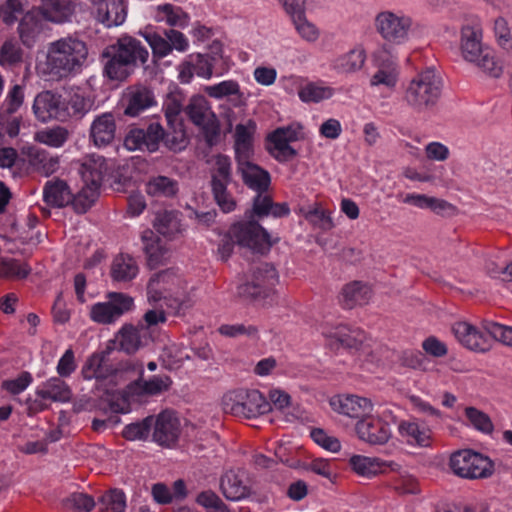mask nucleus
Returning a JSON list of instances; mask_svg holds the SVG:
<instances>
[{"instance_id": "nucleus-1", "label": "nucleus", "mask_w": 512, "mask_h": 512, "mask_svg": "<svg viewBox=\"0 0 512 512\" xmlns=\"http://www.w3.org/2000/svg\"><path fill=\"white\" fill-rule=\"evenodd\" d=\"M88 46L76 34L61 37L47 46L46 68L50 75L66 78L81 72L88 59Z\"/></svg>"}, {"instance_id": "nucleus-2", "label": "nucleus", "mask_w": 512, "mask_h": 512, "mask_svg": "<svg viewBox=\"0 0 512 512\" xmlns=\"http://www.w3.org/2000/svg\"><path fill=\"white\" fill-rule=\"evenodd\" d=\"M442 87L443 82L439 73L433 68H427L409 82L404 101L418 113L431 111L441 97Z\"/></svg>"}, {"instance_id": "nucleus-3", "label": "nucleus", "mask_w": 512, "mask_h": 512, "mask_svg": "<svg viewBox=\"0 0 512 512\" xmlns=\"http://www.w3.org/2000/svg\"><path fill=\"white\" fill-rule=\"evenodd\" d=\"M460 52L463 59L492 77H499L501 66L495 59L494 52L482 43V31L478 26L464 25L461 28Z\"/></svg>"}, {"instance_id": "nucleus-4", "label": "nucleus", "mask_w": 512, "mask_h": 512, "mask_svg": "<svg viewBox=\"0 0 512 512\" xmlns=\"http://www.w3.org/2000/svg\"><path fill=\"white\" fill-rule=\"evenodd\" d=\"M222 408L226 414L251 419L269 412L271 405L258 390L238 389L223 396Z\"/></svg>"}, {"instance_id": "nucleus-5", "label": "nucleus", "mask_w": 512, "mask_h": 512, "mask_svg": "<svg viewBox=\"0 0 512 512\" xmlns=\"http://www.w3.org/2000/svg\"><path fill=\"white\" fill-rule=\"evenodd\" d=\"M140 35L149 44L153 58L162 59L168 56L173 50L185 52L189 47L187 37L180 31L173 28L156 31L146 28Z\"/></svg>"}, {"instance_id": "nucleus-6", "label": "nucleus", "mask_w": 512, "mask_h": 512, "mask_svg": "<svg viewBox=\"0 0 512 512\" xmlns=\"http://www.w3.org/2000/svg\"><path fill=\"white\" fill-rule=\"evenodd\" d=\"M450 467L456 475L468 479L487 478L493 473L490 459L471 450L453 453Z\"/></svg>"}, {"instance_id": "nucleus-7", "label": "nucleus", "mask_w": 512, "mask_h": 512, "mask_svg": "<svg viewBox=\"0 0 512 512\" xmlns=\"http://www.w3.org/2000/svg\"><path fill=\"white\" fill-rule=\"evenodd\" d=\"M25 87L20 84L11 86L0 105V130L9 137H16L20 131L22 116L20 110L24 105Z\"/></svg>"}, {"instance_id": "nucleus-8", "label": "nucleus", "mask_w": 512, "mask_h": 512, "mask_svg": "<svg viewBox=\"0 0 512 512\" xmlns=\"http://www.w3.org/2000/svg\"><path fill=\"white\" fill-rule=\"evenodd\" d=\"M134 307V299L122 292H109L107 301L91 306L90 318L98 324H112Z\"/></svg>"}, {"instance_id": "nucleus-9", "label": "nucleus", "mask_w": 512, "mask_h": 512, "mask_svg": "<svg viewBox=\"0 0 512 512\" xmlns=\"http://www.w3.org/2000/svg\"><path fill=\"white\" fill-rule=\"evenodd\" d=\"M231 234L239 246L247 247L257 253H265L272 245L267 231L254 220L233 225Z\"/></svg>"}, {"instance_id": "nucleus-10", "label": "nucleus", "mask_w": 512, "mask_h": 512, "mask_svg": "<svg viewBox=\"0 0 512 512\" xmlns=\"http://www.w3.org/2000/svg\"><path fill=\"white\" fill-rule=\"evenodd\" d=\"M412 25L410 17L391 11H383L375 18L377 32L388 42L401 44L408 38Z\"/></svg>"}, {"instance_id": "nucleus-11", "label": "nucleus", "mask_w": 512, "mask_h": 512, "mask_svg": "<svg viewBox=\"0 0 512 512\" xmlns=\"http://www.w3.org/2000/svg\"><path fill=\"white\" fill-rule=\"evenodd\" d=\"M303 137L302 126L298 123L277 128L268 137L273 146L269 148V151L277 161H289L297 155L296 150L290 146V143L301 140Z\"/></svg>"}, {"instance_id": "nucleus-12", "label": "nucleus", "mask_w": 512, "mask_h": 512, "mask_svg": "<svg viewBox=\"0 0 512 512\" xmlns=\"http://www.w3.org/2000/svg\"><path fill=\"white\" fill-rule=\"evenodd\" d=\"M163 138V127L159 123L153 122L146 128L131 129L125 136L124 146L130 151L147 150L155 152Z\"/></svg>"}, {"instance_id": "nucleus-13", "label": "nucleus", "mask_w": 512, "mask_h": 512, "mask_svg": "<svg viewBox=\"0 0 512 512\" xmlns=\"http://www.w3.org/2000/svg\"><path fill=\"white\" fill-rule=\"evenodd\" d=\"M185 113L196 126L205 129L206 140L209 145H213V137L218 135V128L215 125V120L213 119L214 114L205 97H192L185 108Z\"/></svg>"}, {"instance_id": "nucleus-14", "label": "nucleus", "mask_w": 512, "mask_h": 512, "mask_svg": "<svg viewBox=\"0 0 512 512\" xmlns=\"http://www.w3.org/2000/svg\"><path fill=\"white\" fill-rule=\"evenodd\" d=\"M113 350L112 347L101 352L92 354L82 367V375L85 380L95 379L98 382L109 380L111 383L117 376L119 369L115 367L109 360V355Z\"/></svg>"}, {"instance_id": "nucleus-15", "label": "nucleus", "mask_w": 512, "mask_h": 512, "mask_svg": "<svg viewBox=\"0 0 512 512\" xmlns=\"http://www.w3.org/2000/svg\"><path fill=\"white\" fill-rule=\"evenodd\" d=\"M79 172L84 185L99 189L102 183L111 177L113 165L103 156L92 154L85 158Z\"/></svg>"}, {"instance_id": "nucleus-16", "label": "nucleus", "mask_w": 512, "mask_h": 512, "mask_svg": "<svg viewBox=\"0 0 512 512\" xmlns=\"http://www.w3.org/2000/svg\"><path fill=\"white\" fill-rule=\"evenodd\" d=\"M152 439L161 446L170 447L180 435V421L172 411H163L157 417L153 416Z\"/></svg>"}, {"instance_id": "nucleus-17", "label": "nucleus", "mask_w": 512, "mask_h": 512, "mask_svg": "<svg viewBox=\"0 0 512 512\" xmlns=\"http://www.w3.org/2000/svg\"><path fill=\"white\" fill-rule=\"evenodd\" d=\"M63 98L52 91H42L36 95L32 106L36 118L42 122L51 119L66 121L67 113L62 110Z\"/></svg>"}, {"instance_id": "nucleus-18", "label": "nucleus", "mask_w": 512, "mask_h": 512, "mask_svg": "<svg viewBox=\"0 0 512 512\" xmlns=\"http://www.w3.org/2000/svg\"><path fill=\"white\" fill-rule=\"evenodd\" d=\"M452 331L457 340L466 348L476 352H486L492 347V337L467 322H457Z\"/></svg>"}, {"instance_id": "nucleus-19", "label": "nucleus", "mask_w": 512, "mask_h": 512, "mask_svg": "<svg viewBox=\"0 0 512 512\" xmlns=\"http://www.w3.org/2000/svg\"><path fill=\"white\" fill-rule=\"evenodd\" d=\"M322 335L327 340V345L332 350L339 348L358 349L365 339L364 332L359 328H350L346 325H338L333 328H324Z\"/></svg>"}, {"instance_id": "nucleus-20", "label": "nucleus", "mask_w": 512, "mask_h": 512, "mask_svg": "<svg viewBox=\"0 0 512 512\" xmlns=\"http://www.w3.org/2000/svg\"><path fill=\"white\" fill-rule=\"evenodd\" d=\"M152 341L151 333L147 328H143L138 324H124L115 335V343L118 349L127 353L134 354L143 347L149 345Z\"/></svg>"}, {"instance_id": "nucleus-21", "label": "nucleus", "mask_w": 512, "mask_h": 512, "mask_svg": "<svg viewBox=\"0 0 512 512\" xmlns=\"http://www.w3.org/2000/svg\"><path fill=\"white\" fill-rule=\"evenodd\" d=\"M126 106L124 114L137 117L147 109L156 105L154 92L149 87L137 84L127 88L124 96Z\"/></svg>"}, {"instance_id": "nucleus-22", "label": "nucleus", "mask_w": 512, "mask_h": 512, "mask_svg": "<svg viewBox=\"0 0 512 512\" xmlns=\"http://www.w3.org/2000/svg\"><path fill=\"white\" fill-rule=\"evenodd\" d=\"M355 429L358 437L371 445L385 444L391 436L389 425L370 414L359 420Z\"/></svg>"}, {"instance_id": "nucleus-23", "label": "nucleus", "mask_w": 512, "mask_h": 512, "mask_svg": "<svg viewBox=\"0 0 512 512\" xmlns=\"http://www.w3.org/2000/svg\"><path fill=\"white\" fill-rule=\"evenodd\" d=\"M96 19L107 27L119 26L126 19L123 0H90Z\"/></svg>"}, {"instance_id": "nucleus-24", "label": "nucleus", "mask_w": 512, "mask_h": 512, "mask_svg": "<svg viewBox=\"0 0 512 512\" xmlns=\"http://www.w3.org/2000/svg\"><path fill=\"white\" fill-rule=\"evenodd\" d=\"M330 405L336 412L351 418H360V420L371 414L373 410V404L369 399L356 395L334 397Z\"/></svg>"}, {"instance_id": "nucleus-25", "label": "nucleus", "mask_w": 512, "mask_h": 512, "mask_svg": "<svg viewBox=\"0 0 512 512\" xmlns=\"http://www.w3.org/2000/svg\"><path fill=\"white\" fill-rule=\"evenodd\" d=\"M110 51H114L134 70L138 63L145 64L149 57L148 50L141 42L130 36L119 38L116 44L110 46Z\"/></svg>"}, {"instance_id": "nucleus-26", "label": "nucleus", "mask_w": 512, "mask_h": 512, "mask_svg": "<svg viewBox=\"0 0 512 512\" xmlns=\"http://www.w3.org/2000/svg\"><path fill=\"white\" fill-rule=\"evenodd\" d=\"M141 240L150 269H156L170 258L169 248L152 230H145L141 235Z\"/></svg>"}, {"instance_id": "nucleus-27", "label": "nucleus", "mask_w": 512, "mask_h": 512, "mask_svg": "<svg viewBox=\"0 0 512 512\" xmlns=\"http://www.w3.org/2000/svg\"><path fill=\"white\" fill-rule=\"evenodd\" d=\"M116 135V121L112 113H102L94 118L91 123L89 137L97 147H105L111 144Z\"/></svg>"}, {"instance_id": "nucleus-28", "label": "nucleus", "mask_w": 512, "mask_h": 512, "mask_svg": "<svg viewBox=\"0 0 512 512\" xmlns=\"http://www.w3.org/2000/svg\"><path fill=\"white\" fill-rule=\"evenodd\" d=\"M46 19L38 8L29 10L21 19L18 32L22 43L32 47L44 29Z\"/></svg>"}, {"instance_id": "nucleus-29", "label": "nucleus", "mask_w": 512, "mask_h": 512, "mask_svg": "<svg viewBox=\"0 0 512 512\" xmlns=\"http://www.w3.org/2000/svg\"><path fill=\"white\" fill-rule=\"evenodd\" d=\"M405 204L412 205L419 209H429L437 215L454 213L456 208L446 200L428 196L425 194L408 193L397 196Z\"/></svg>"}, {"instance_id": "nucleus-30", "label": "nucleus", "mask_w": 512, "mask_h": 512, "mask_svg": "<svg viewBox=\"0 0 512 512\" xmlns=\"http://www.w3.org/2000/svg\"><path fill=\"white\" fill-rule=\"evenodd\" d=\"M37 7L46 21L61 24L70 20L75 11V4L71 0H39Z\"/></svg>"}, {"instance_id": "nucleus-31", "label": "nucleus", "mask_w": 512, "mask_h": 512, "mask_svg": "<svg viewBox=\"0 0 512 512\" xmlns=\"http://www.w3.org/2000/svg\"><path fill=\"white\" fill-rule=\"evenodd\" d=\"M139 273L136 260L129 254L116 255L111 263L110 276L114 282L129 283Z\"/></svg>"}, {"instance_id": "nucleus-32", "label": "nucleus", "mask_w": 512, "mask_h": 512, "mask_svg": "<svg viewBox=\"0 0 512 512\" xmlns=\"http://www.w3.org/2000/svg\"><path fill=\"white\" fill-rule=\"evenodd\" d=\"M372 296L369 285L361 281L346 284L341 291L340 302L344 308L352 309L358 305H365Z\"/></svg>"}, {"instance_id": "nucleus-33", "label": "nucleus", "mask_w": 512, "mask_h": 512, "mask_svg": "<svg viewBox=\"0 0 512 512\" xmlns=\"http://www.w3.org/2000/svg\"><path fill=\"white\" fill-rule=\"evenodd\" d=\"M244 472L228 471L226 472L220 482V487L226 499L231 501H238L250 494L249 487L244 483Z\"/></svg>"}, {"instance_id": "nucleus-34", "label": "nucleus", "mask_w": 512, "mask_h": 512, "mask_svg": "<svg viewBox=\"0 0 512 512\" xmlns=\"http://www.w3.org/2000/svg\"><path fill=\"white\" fill-rule=\"evenodd\" d=\"M36 395L53 402H68L72 392L64 380L60 377H52L37 388Z\"/></svg>"}, {"instance_id": "nucleus-35", "label": "nucleus", "mask_w": 512, "mask_h": 512, "mask_svg": "<svg viewBox=\"0 0 512 512\" xmlns=\"http://www.w3.org/2000/svg\"><path fill=\"white\" fill-rule=\"evenodd\" d=\"M72 192L64 180L46 182L43 190L44 201L54 207H64L72 201Z\"/></svg>"}, {"instance_id": "nucleus-36", "label": "nucleus", "mask_w": 512, "mask_h": 512, "mask_svg": "<svg viewBox=\"0 0 512 512\" xmlns=\"http://www.w3.org/2000/svg\"><path fill=\"white\" fill-rule=\"evenodd\" d=\"M207 163L210 165V185L232 183V162L229 156L216 154L213 155Z\"/></svg>"}, {"instance_id": "nucleus-37", "label": "nucleus", "mask_w": 512, "mask_h": 512, "mask_svg": "<svg viewBox=\"0 0 512 512\" xmlns=\"http://www.w3.org/2000/svg\"><path fill=\"white\" fill-rule=\"evenodd\" d=\"M365 61L364 49L356 47L335 58L332 67L340 74H351L359 71L364 66Z\"/></svg>"}, {"instance_id": "nucleus-38", "label": "nucleus", "mask_w": 512, "mask_h": 512, "mask_svg": "<svg viewBox=\"0 0 512 512\" xmlns=\"http://www.w3.org/2000/svg\"><path fill=\"white\" fill-rule=\"evenodd\" d=\"M237 172L248 188L256 192H266L268 190L271 177L267 170L253 163Z\"/></svg>"}, {"instance_id": "nucleus-39", "label": "nucleus", "mask_w": 512, "mask_h": 512, "mask_svg": "<svg viewBox=\"0 0 512 512\" xmlns=\"http://www.w3.org/2000/svg\"><path fill=\"white\" fill-rule=\"evenodd\" d=\"M146 193L152 197L169 198L175 196L179 191L178 181L167 177L158 175L151 177L145 185Z\"/></svg>"}, {"instance_id": "nucleus-40", "label": "nucleus", "mask_w": 512, "mask_h": 512, "mask_svg": "<svg viewBox=\"0 0 512 512\" xmlns=\"http://www.w3.org/2000/svg\"><path fill=\"white\" fill-rule=\"evenodd\" d=\"M377 71L371 77L372 86L383 85L387 88H394L398 81V69L394 60L390 58H381L379 60Z\"/></svg>"}, {"instance_id": "nucleus-41", "label": "nucleus", "mask_w": 512, "mask_h": 512, "mask_svg": "<svg viewBox=\"0 0 512 512\" xmlns=\"http://www.w3.org/2000/svg\"><path fill=\"white\" fill-rule=\"evenodd\" d=\"M103 56L109 59L104 66V74L111 80L124 81L133 72L134 69L120 58L114 51H110V47L106 49Z\"/></svg>"}, {"instance_id": "nucleus-42", "label": "nucleus", "mask_w": 512, "mask_h": 512, "mask_svg": "<svg viewBox=\"0 0 512 512\" xmlns=\"http://www.w3.org/2000/svg\"><path fill=\"white\" fill-rule=\"evenodd\" d=\"M29 163L34 171L43 176H50L59 168V158L50 155L47 151L41 149H32L29 154Z\"/></svg>"}, {"instance_id": "nucleus-43", "label": "nucleus", "mask_w": 512, "mask_h": 512, "mask_svg": "<svg viewBox=\"0 0 512 512\" xmlns=\"http://www.w3.org/2000/svg\"><path fill=\"white\" fill-rule=\"evenodd\" d=\"M252 281L263 290L264 296H269L271 290L278 283V273L269 263H259L253 268Z\"/></svg>"}, {"instance_id": "nucleus-44", "label": "nucleus", "mask_w": 512, "mask_h": 512, "mask_svg": "<svg viewBox=\"0 0 512 512\" xmlns=\"http://www.w3.org/2000/svg\"><path fill=\"white\" fill-rule=\"evenodd\" d=\"M92 106L93 101L89 97L74 93L68 99H63L62 110L67 113L66 120L69 118L81 119L91 110Z\"/></svg>"}, {"instance_id": "nucleus-45", "label": "nucleus", "mask_w": 512, "mask_h": 512, "mask_svg": "<svg viewBox=\"0 0 512 512\" xmlns=\"http://www.w3.org/2000/svg\"><path fill=\"white\" fill-rule=\"evenodd\" d=\"M399 433L406 438L410 444L419 446H428L430 433L426 429H421L414 421H401L398 426Z\"/></svg>"}, {"instance_id": "nucleus-46", "label": "nucleus", "mask_w": 512, "mask_h": 512, "mask_svg": "<svg viewBox=\"0 0 512 512\" xmlns=\"http://www.w3.org/2000/svg\"><path fill=\"white\" fill-rule=\"evenodd\" d=\"M154 228L159 234L165 237H173L181 230L177 213L173 211L158 213L155 218Z\"/></svg>"}, {"instance_id": "nucleus-47", "label": "nucleus", "mask_w": 512, "mask_h": 512, "mask_svg": "<svg viewBox=\"0 0 512 512\" xmlns=\"http://www.w3.org/2000/svg\"><path fill=\"white\" fill-rule=\"evenodd\" d=\"M69 131L61 126H55L38 131L35 140L50 147L59 148L67 141Z\"/></svg>"}, {"instance_id": "nucleus-48", "label": "nucleus", "mask_w": 512, "mask_h": 512, "mask_svg": "<svg viewBox=\"0 0 512 512\" xmlns=\"http://www.w3.org/2000/svg\"><path fill=\"white\" fill-rule=\"evenodd\" d=\"M333 89L327 86H321L316 83H308L300 87L298 96L301 101L305 103L320 102L325 99L331 98Z\"/></svg>"}, {"instance_id": "nucleus-49", "label": "nucleus", "mask_w": 512, "mask_h": 512, "mask_svg": "<svg viewBox=\"0 0 512 512\" xmlns=\"http://www.w3.org/2000/svg\"><path fill=\"white\" fill-rule=\"evenodd\" d=\"M30 272L31 268L17 259H0V277L22 279L27 277Z\"/></svg>"}, {"instance_id": "nucleus-50", "label": "nucleus", "mask_w": 512, "mask_h": 512, "mask_svg": "<svg viewBox=\"0 0 512 512\" xmlns=\"http://www.w3.org/2000/svg\"><path fill=\"white\" fill-rule=\"evenodd\" d=\"M153 425V416H148L142 421L134 422L125 426L122 434L129 441L146 440L150 435Z\"/></svg>"}, {"instance_id": "nucleus-51", "label": "nucleus", "mask_w": 512, "mask_h": 512, "mask_svg": "<svg viewBox=\"0 0 512 512\" xmlns=\"http://www.w3.org/2000/svg\"><path fill=\"white\" fill-rule=\"evenodd\" d=\"M23 50L15 40H6L0 48V65L15 66L22 62Z\"/></svg>"}, {"instance_id": "nucleus-52", "label": "nucleus", "mask_w": 512, "mask_h": 512, "mask_svg": "<svg viewBox=\"0 0 512 512\" xmlns=\"http://www.w3.org/2000/svg\"><path fill=\"white\" fill-rule=\"evenodd\" d=\"M465 415L471 425L478 431L484 434H491L494 430V425L488 414L475 408L467 407Z\"/></svg>"}, {"instance_id": "nucleus-53", "label": "nucleus", "mask_w": 512, "mask_h": 512, "mask_svg": "<svg viewBox=\"0 0 512 512\" xmlns=\"http://www.w3.org/2000/svg\"><path fill=\"white\" fill-rule=\"evenodd\" d=\"M98 191L99 189L84 185L76 196L72 195L70 204L77 213H85L96 201Z\"/></svg>"}, {"instance_id": "nucleus-54", "label": "nucleus", "mask_w": 512, "mask_h": 512, "mask_svg": "<svg viewBox=\"0 0 512 512\" xmlns=\"http://www.w3.org/2000/svg\"><path fill=\"white\" fill-rule=\"evenodd\" d=\"M353 470L362 476L370 477L381 471V463L377 458L355 455L350 459Z\"/></svg>"}, {"instance_id": "nucleus-55", "label": "nucleus", "mask_w": 512, "mask_h": 512, "mask_svg": "<svg viewBox=\"0 0 512 512\" xmlns=\"http://www.w3.org/2000/svg\"><path fill=\"white\" fill-rule=\"evenodd\" d=\"M229 184L210 185L214 201L222 212L230 213L236 208V201L228 191Z\"/></svg>"}, {"instance_id": "nucleus-56", "label": "nucleus", "mask_w": 512, "mask_h": 512, "mask_svg": "<svg viewBox=\"0 0 512 512\" xmlns=\"http://www.w3.org/2000/svg\"><path fill=\"white\" fill-rule=\"evenodd\" d=\"M196 503L207 510V512H229L227 505L212 490L199 493Z\"/></svg>"}, {"instance_id": "nucleus-57", "label": "nucleus", "mask_w": 512, "mask_h": 512, "mask_svg": "<svg viewBox=\"0 0 512 512\" xmlns=\"http://www.w3.org/2000/svg\"><path fill=\"white\" fill-rule=\"evenodd\" d=\"M482 327L492 337V341L497 340L505 345L512 346V327L493 321H484Z\"/></svg>"}, {"instance_id": "nucleus-58", "label": "nucleus", "mask_w": 512, "mask_h": 512, "mask_svg": "<svg viewBox=\"0 0 512 512\" xmlns=\"http://www.w3.org/2000/svg\"><path fill=\"white\" fill-rule=\"evenodd\" d=\"M101 510L111 512H124L126 508L125 494L121 490H111L104 494L101 499Z\"/></svg>"}, {"instance_id": "nucleus-59", "label": "nucleus", "mask_w": 512, "mask_h": 512, "mask_svg": "<svg viewBox=\"0 0 512 512\" xmlns=\"http://www.w3.org/2000/svg\"><path fill=\"white\" fill-rule=\"evenodd\" d=\"M172 128V133H166L164 131V138L161 140L165 144L167 148L172 151H181L187 145V140L185 137V131L182 127V123H176L174 126H170Z\"/></svg>"}, {"instance_id": "nucleus-60", "label": "nucleus", "mask_w": 512, "mask_h": 512, "mask_svg": "<svg viewBox=\"0 0 512 512\" xmlns=\"http://www.w3.org/2000/svg\"><path fill=\"white\" fill-rule=\"evenodd\" d=\"M182 100L178 94H169L163 103V110L169 126L181 123L179 115L182 111Z\"/></svg>"}, {"instance_id": "nucleus-61", "label": "nucleus", "mask_w": 512, "mask_h": 512, "mask_svg": "<svg viewBox=\"0 0 512 512\" xmlns=\"http://www.w3.org/2000/svg\"><path fill=\"white\" fill-rule=\"evenodd\" d=\"M238 82L234 80H225L218 84L206 86L205 93L215 99H222L229 97L232 94L238 93Z\"/></svg>"}, {"instance_id": "nucleus-62", "label": "nucleus", "mask_w": 512, "mask_h": 512, "mask_svg": "<svg viewBox=\"0 0 512 512\" xmlns=\"http://www.w3.org/2000/svg\"><path fill=\"white\" fill-rule=\"evenodd\" d=\"M172 381L168 375H156L143 381L141 386L144 393L156 395L169 389Z\"/></svg>"}, {"instance_id": "nucleus-63", "label": "nucleus", "mask_w": 512, "mask_h": 512, "mask_svg": "<svg viewBox=\"0 0 512 512\" xmlns=\"http://www.w3.org/2000/svg\"><path fill=\"white\" fill-rule=\"evenodd\" d=\"M158 10L164 15L161 20H165L170 26L184 27L187 25V16L179 8L165 4L159 6Z\"/></svg>"}, {"instance_id": "nucleus-64", "label": "nucleus", "mask_w": 512, "mask_h": 512, "mask_svg": "<svg viewBox=\"0 0 512 512\" xmlns=\"http://www.w3.org/2000/svg\"><path fill=\"white\" fill-rule=\"evenodd\" d=\"M293 19L296 30L299 35L308 42H315L319 37V31L314 24L308 22L304 14Z\"/></svg>"}]
</instances>
